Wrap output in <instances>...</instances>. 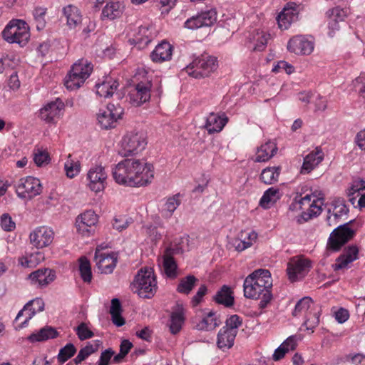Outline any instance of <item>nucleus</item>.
Segmentation results:
<instances>
[{"label": "nucleus", "mask_w": 365, "mask_h": 365, "mask_svg": "<svg viewBox=\"0 0 365 365\" xmlns=\"http://www.w3.org/2000/svg\"><path fill=\"white\" fill-rule=\"evenodd\" d=\"M281 12L285 16H289L294 21L297 19V4L294 3L287 4Z\"/></svg>", "instance_id": "63"}, {"label": "nucleus", "mask_w": 365, "mask_h": 365, "mask_svg": "<svg viewBox=\"0 0 365 365\" xmlns=\"http://www.w3.org/2000/svg\"><path fill=\"white\" fill-rule=\"evenodd\" d=\"M312 305L314 306L312 298L309 297H304L298 301L295 305L293 311V315L297 316L303 312H309V309H312Z\"/></svg>", "instance_id": "50"}, {"label": "nucleus", "mask_w": 365, "mask_h": 365, "mask_svg": "<svg viewBox=\"0 0 365 365\" xmlns=\"http://www.w3.org/2000/svg\"><path fill=\"white\" fill-rule=\"evenodd\" d=\"M114 180L119 185L130 187L146 186L154 178V167L150 163L135 158L119 162L112 170Z\"/></svg>", "instance_id": "1"}, {"label": "nucleus", "mask_w": 365, "mask_h": 365, "mask_svg": "<svg viewBox=\"0 0 365 365\" xmlns=\"http://www.w3.org/2000/svg\"><path fill=\"white\" fill-rule=\"evenodd\" d=\"M64 170L66 176L73 178L78 175L81 170V164L78 160H73L71 155H68V159L64 163Z\"/></svg>", "instance_id": "45"}, {"label": "nucleus", "mask_w": 365, "mask_h": 365, "mask_svg": "<svg viewBox=\"0 0 365 365\" xmlns=\"http://www.w3.org/2000/svg\"><path fill=\"white\" fill-rule=\"evenodd\" d=\"M349 312L344 308H340L335 312V319L340 324L345 322L349 319Z\"/></svg>", "instance_id": "64"}, {"label": "nucleus", "mask_w": 365, "mask_h": 365, "mask_svg": "<svg viewBox=\"0 0 365 365\" xmlns=\"http://www.w3.org/2000/svg\"><path fill=\"white\" fill-rule=\"evenodd\" d=\"M213 301L218 304L230 307L234 304V297L230 287L223 285L213 296Z\"/></svg>", "instance_id": "30"}, {"label": "nucleus", "mask_w": 365, "mask_h": 365, "mask_svg": "<svg viewBox=\"0 0 365 365\" xmlns=\"http://www.w3.org/2000/svg\"><path fill=\"white\" fill-rule=\"evenodd\" d=\"M172 46L167 41H162L150 53V58L153 62L162 63L169 61L172 56Z\"/></svg>", "instance_id": "24"}, {"label": "nucleus", "mask_w": 365, "mask_h": 365, "mask_svg": "<svg viewBox=\"0 0 365 365\" xmlns=\"http://www.w3.org/2000/svg\"><path fill=\"white\" fill-rule=\"evenodd\" d=\"M349 195L353 197L350 199L353 201L356 198L358 199V206L360 208L365 207V185L360 182L354 184L349 190Z\"/></svg>", "instance_id": "41"}, {"label": "nucleus", "mask_w": 365, "mask_h": 365, "mask_svg": "<svg viewBox=\"0 0 365 365\" xmlns=\"http://www.w3.org/2000/svg\"><path fill=\"white\" fill-rule=\"evenodd\" d=\"M242 319L238 315L234 314L227 319L225 325L222 328H227L228 331H232V333L237 334L238 328L242 325Z\"/></svg>", "instance_id": "52"}, {"label": "nucleus", "mask_w": 365, "mask_h": 365, "mask_svg": "<svg viewBox=\"0 0 365 365\" xmlns=\"http://www.w3.org/2000/svg\"><path fill=\"white\" fill-rule=\"evenodd\" d=\"M257 233L255 231H251L246 234L244 239L235 238L230 242L232 247H235L237 252H242L245 250L250 247L257 240Z\"/></svg>", "instance_id": "34"}, {"label": "nucleus", "mask_w": 365, "mask_h": 365, "mask_svg": "<svg viewBox=\"0 0 365 365\" xmlns=\"http://www.w3.org/2000/svg\"><path fill=\"white\" fill-rule=\"evenodd\" d=\"M277 21L278 26L281 29H287L291 24L294 21L292 19V17L289 16H285L282 12H280L277 16Z\"/></svg>", "instance_id": "61"}, {"label": "nucleus", "mask_w": 365, "mask_h": 365, "mask_svg": "<svg viewBox=\"0 0 365 365\" xmlns=\"http://www.w3.org/2000/svg\"><path fill=\"white\" fill-rule=\"evenodd\" d=\"M218 61L216 57L207 53L194 56L192 61L184 68L185 72L195 78L209 76L217 70Z\"/></svg>", "instance_id": "3"}, {"label": "nucleus", "mask_w": 365, "mask_h": 365, "mask_svg": "<svg viewBox=\"0 0 365 365\" xmlns=\"http://www.w3.org/2000/svg\"><path fill=\"white\" fill-rule=\"evenodd\" d=\"M354 223V220L339 225L336 227L328 240L327 247L332 251H338L351 240L355 235V230L351 227V225Z\"/></svg>", "instance_id": "7"}, {"label": "nucleus", "mask_w": 365, "mask_h": 365, "mask_svg": "<svg viewBox=\"0 0 365 365\" xmlns=\"http://www.w3.org/2000/svg\"><path fill=\"white\" fill-rule=\"evenodd\" d=\"M132 290L143 298H150L157 290V282L151 268L140 269L132 283Z\"/></svg>", "instance_id": "4"}, {"label": "nucleus", "mask_w": 365, "mask_h": 365, "mask_svg": "<svg viewBox=\"0 0 365 365\" xmlns=\"http://www.w3.org/2000/svg\"><path fill=\"white\" fill-rule=\"evenodd\" d=\"M3 38L10 43H18L24 46L28 42L30 33L26 23L22 20H12L2 32Z\"/></svg>", "instance_id": "6"}, {"label": "nucleus", "mask_w": 365, "mask_h": 365, "mask_svg": "<svg viewBox=\"0 0 365 365\" xmlns=\"http://www.w3.org/2000/svg\"><path fill=\"white\" fill-rule=\"evenodd\" d=\"M217 21V13L215 10L203 11L195 16L188 19L185 22V27L188 29H197L202 26H210Z\"/></svg>", "instance_id": "17"}, {"label": "nucleus", "mask_w": 365, "mask_h": 365, "mask_svg": "<svg viewBox=\"0 0 365 365\" xmlns=\"http://www.w3.org/2000/svg\"><path fill=\"white\" fill-rule=\"evenodd\" d=\"M122 13V4L118 1H110L103 9L102 17L113 20L119 17Z\"/></svg>", "instance_id": "37"}, {"label": "nucleus", "mask_w": 365, "mask_h": 365, "mask_svg": "<svg viewBox=\"0 0 365 365\" xmlns=\"http://www.w3.org/2000/svg\"><path fill=\"white\" fill-rule=\"evenodd\" d=\"M79 272L84 282L89 283L92 280V272L90 262L86 257L79 259Z\"/></svg>", "instance_id": "44"}, {"label": "nucleus", "mask_w": 365, "mask_h": 365, "mask_svg": "<svg viewBox=\"0 0 365 365\" xmlns=\"http://www.w3.org/2000/svg\"><path fill=\"white\" fill-rule=\"evenodd\" d=\"M107 177V173L103 166L96 165L91 168L87 174L89 188L95 192L102 191L105 188Z\"/></svg>", "instance_id": "16"}, {"label": "nucleus", "mask_w": 365, "mask_h": 365, "mask_svg": "<svg viewBox=\"0 0 365 365\" xmlns=\"http://www.w3.org/2000/svg\"><path fill=\"white\" fill-rule=\"evenodd\" d=\"M355 90L359 94L365 97V73H361L353 82Z\"/></svg>", "instance_id": "59"}, {"label": "nucleus", "mask_w": 365, "mask_h": 365, "mask_svg": "<svg viewBox=\"0 0 365 365\" xmlns=\"http://www.w3.org/2000/svg\"><path fill=\"white\" fill-rule=\"evenodd\" d=\"M15 187L17 195L22 199H31L41 192L40 180L31 176L19 180Z\"/></svg>", "instance_id": "10"}, {"label": "nucleus", "mask_w": 365, "mask_h": 365, "mask_svg": "<svg viewBox=\"0 0 365 365\" xmlns=\"http://www.w3.org/2000/svg\"><path fill=\"white\" fill-rule=\"evenodd\" d=\"M287 49L297 55H309L314 50V42L304 36H295L289 39Z\"/></svg>", "instance_id": "18"}, {"label": "nucleus", "mask_w": 365, "mask_h": 365, "mask_svg": "<svg viewBox=\"0 0 365 365\" xmlns=\"http://www.w3.org/2000/svg\"><path fill=\"white\" fill-rule=\"evenodd\" d=\"M322 200L321 198L313 199L312 204L307 208L306 211L302 212L297 218V222L301 224L319 215L322 210Z\"/></svg>", "instance_id": "32"}, {"label": "nucleus", "mask_w": 365, "mask_h": 365, "mask_svg": "<svg viewBox=\"0 0 365 365\" xmlns=\"http://www.w3.org/2000/svg\"><path fill=\"white\" fill-rule=\"evenodd\" d=\"M64 103L60 98L47 103L39 110L41 120L47 123H54L62 115Z\"/></svg>", "instance_id": "14"}, {"label": "nucleus", "mask_w": 365, "mask_h": 365, "mask_svg": "<svg viewBox=\"0 0 365 365\" xmlns=\"http://www.w3.org/2000/svg\"><path fill=\"white\" fill-rule=\"evenodd\" d=\"M46 9L41 7L36 8L33 11L34 20L36 24V28L38 31L43 29L46 26Z\"/></svg>", "instance_id": "49"}, {"label": "nucleus", "mask_w": 365, "mask_h": 365, "mask_svg": "<svg viewBox=\"0 0 365 365\" xmlns=\"http://www.w3.org/2000/svg\"><path fill=\"white\" fill-rule=\"evenodd\" d=\"M1 227L4 231L11 232L15 229L16 224L9 214L4 213L1 216Z\"/></svg>", "instance_id": "56"}, {"label": "nucleus", "mask_w": 365, "mask_h": 365, "mask_svg": "<svg viewBox=\"0 0 365 365\" xmlns=\"http://www.w3.org/2000/svg\"><path fill=\"white\" fill-rule=\"evenodd\" d=\"M93 66L88 60L80 59L75 63L65 78L64 84L67 89L73 91L79 88L90 76Z\"/></svg>", "instance_id": "5"}, {"label": "nucleus", "mask_w": 365, "mask_h": 365, "mask_svg": "<svg viewBox=\"0 0 365 365\" xmlns=\"http://www.w3.org/2000/svg\"><path fill=\"white\" fill-rule=\"evenodd\" d=\"M228 122V118L225 113H210L206 118L205 128L209 134L220 132Z\"/></svg>", "instance_id": "21"}, {"label": "nucleus", "mask_w": 365, "mask_h": 365, "mask_svg": "<svg viewBox=\"0 0 365 365\" xmlns=\"http://www.w3.org/2000/svg\"><path fill=\"white\" fill-rule=\"evenodd\" d=\"M123 108L119 105L108 104L106 110H100L97 120L102 128L108 129L114 127L116 120L121 118Z\"/></svg>", "instance_id": "12"}, {"label": "nucleus", "mask_w": 365, "mask_h": 365, "mask_svg": "<svg viewBox=\"0 0 365 365\" xmlns=\"http://www.w3.org/2000/svg\"><path fill=\"white\" fill-rule=\"evenodd\" d=\"M197 282V279L195 276L187 275L180 279L176 290L180 294L187 295L195 287Z\"/></svg>", "instance_id": "42"}, {"label": "nucleus", "mask_w": 365, "mask_h": 365, "mask_svg": "<svg viewBox=\"0 0 365 365\" xmlns=\"http://www.w3.org/2000/svg\"><path fill=\"white\" fill-rule=\"evenodd\" d=\"M63 13L66 19L67 26L71 29H76L81 24L82 15L78 7L68 5L63 9Z\"/></svg>", "instance_id": "25"}, {"label": "nucleus", "mask_w": 365, "mask_h": 365, "mask_svg": "<svg viewBox=\"0 0 365 365\" xmlns=\"http://www.w3.org/2000/svg\"><path fill=\"white\" fill-rule=\"evenodd\" d=\"M321 309L318 306H314L310 311L307 313L306 320L304 325L308 330H313L319 323Z\"/></svg>", "instance_id": "43"}, {"label": "nucleus", "mask_w": 365, "mask_h": 365, "mask_svg": "<svg viewBox=\"0 0 365 365\" xmlns=\"http://www.w3.org/2000/svg\"><path fill=\"white\" fill-rule=\"evenodd\" d=\"M324 159L322 150L317 148L314 151L309 153L304 158L301 169V173L306 174L314 170Z\"/></svg>", "instance_id": "23"}, {"label": "nucleus", "mask_w": 365, "mask_h": 365, "mask_svg": "<svg viewBox=\"0 0 365 365\" xmlns=\"http://www.w3.org/2000/svg\"><path fill=\"white\" fill-rule=\"evenodd\" d=\"M221 320L217 312H209L198 323L196 328L200 331H212L221 324Z\"/></svg>", "instance_id": "26"}, {"label": "nucleus", "mask_w": 365, "mask_h": 365, "mask_svg": "<svg viewBox=\"0 0 365 365\" xmlns=\"http://www.w3.org/2000/svg\"><path fill=\"white\" fill-rule=\"evenodd\" d=\"M184 321V309L182 306L178 305L176 309L170 314V331L173 334H178L181 330Z\"/></svg>", "instance_id": "31"}, {"label": "nucleus", "mask_w": 365, "mask_h": 365, "mask_svg": "<svg viewBox=\"0 0 365 365\" xmlns=\"http://www.w3.org/2000/svg\"><path fill=\"white\" fill-rule=\"evenodd\" d=\"M57 336L58 332L55 329L51 327H45L36 333L31 334L28 337V339L31 342L42 341L49 339L56 338Z\"/></svg>", "instance_id": "38"}, {"label": "nucleus", "mask_w": 365, "mask_h": 365, "mask_svg": "<svg viewBox=\"0 0 365 365\" xmlns=\"http://www.w3.org/2000/svg\"><path fill=\"white\" fill-rule=\"evenodd\" d=\"M311 268V262L302 257H295L287 264V272L291 282H296L304 278Z\"/></svg>", "instance_id": "11"}, {"label": "nucleus", "mask_w": 365, "mask_h": 365, "mask_svg": "<svg viewBox=\"0 0 365 365\" xmlns=\"http://www.w3.org/2000/svg\"><path fill=\"white\" fill-rule=\"evenodd\" d=\"M272 279L267 269H259L249 274L244 281V295L249 299H261L259 307L264 309L270 302Z\"/></svg>", "instance_id": "2"}, {"label": "nucleus", "mask_w": 365, "mask_h": 365, "mask_svg": "<svg viewBox=\"0 0 365 365\" xmlns=\"http://www.w3.org/2000/svg\"><path fill=\"white\" fill-rule=\"evenodd\" d=\"M29 278L33 284L46 287L55 279L56 274L52 269H39L31 273Z\"/></svg>", "instance_id": "22"}, {"label": "nucleus", "mask_w": 365, "mask_h": 365, "mask_svg": "<svg viewBox=\"0 0 365 365\" xmlns=\"http://www.w3.org/2000/svg\"><path fill=\"white\" fill-rule=\"evenodd\" d=\"M50 158L47 151L39 148L34 151V161L37 166H43L49 163Z\"/></svg>", "instance_id": "53"}, {"label": "nucleus", "mask_w": 365, "mask_h": 365, "mask_svg": "<svg viewBox=\"0 0 365 365\" xmlns=\"http://www.w3.org/2000/svg\"><path fill=\"white\" fill-rule=\"evenodd\" d=\"M118 83L111 77H106L100 83L96 85L97 95L104 97H111L118 87Z\"/></svg>", "instance_id": "28"}, {"label": "nucleus", "mask_w": 365, "mask_h": 365, "mask_svg": "<svg viewBox=\"0 0 365 365\" xmlns=\"http://www.w3.org/2000/svg\"><path fill=\"white\" fill-rule=\"evenodd\" d=\"M277 150L276 144L272 141H268L258 148L255 161L266 162L275 155Z\"/></svg>", "instance_id": "33"}, {"label": "nucleus", "mask_w": 365, "mask_h": 365, "mask_svg": "<svg viewBox=\"0 0 365 365\" xmlns=\"http://www.w3.org/2000/svg\"><path fill=\"white\" fill-rule=\"evenodd\" d=\"M232 331H228V329L221 328L217 336V346L222 351L231 349L235 342L237 334L232 332Z\"/></svg>", "instance_id": "27"}, {"label": "nucleus", "mask_w": 365, "mask_h": 365, "mask_svg": "<svg viewBox=\"0 0 365 365\" xmlns=\"http://www.w3.org/2000/svg\"><path fill=\"white\" fill-rule=\"evenodd\" d=\"M328 18H331L334 21H337L339 22L343 21L346 13V11L340 9L339 7L334 8L327 13Z\"/></svg>", "instance_id": "58"}, {"label": "nucleus", "mask_w": 365, "mask_h": 365, "mask_svg": "<svg viewBox=\"0 0 365 365\" xmlns=\"http://www.w3.org/2000/svg\"><path fill=\"white\" fill-rule=\"evenodd\" d=\"M76 334L81 341L90 339L93 336V333L88 328L85 323H81L76 328Z\"/></svg>", "instance_id": "57"}, {"label": "nucleus", "mask_w": 365, "mask_h": 365, "mask_svg": "<svg viewBox=\"0 0 365 365\" xmlns=\"http://www.w3.org/2000/svg\"><path fill=\"white\" fill-rule=\"evenodd\" d=\"M182 252L181 247H168L163 255V267L165 274L170 278H175L178 276L177 264L173 259V255Z\"/></svg>", "instance_id": "20"}, {"label": "nucleus", "mask_w": 365, "mask_h": 365, "mask_svg": "<svg viewBox=\"0 0 365 365\" xmlns=\"http://www.w3.org/2000/svg\"><path fill=\"white\" fill-rule=\"evenodd\" d=\"M30 307H36L37 312H40L44 309V302L43 299L41 298H36L33 300L29 301L25 304L24 308L21 311H19L15 320H19V319L23 315L24 312H25V311H27V309H30Z\"/></svg>", "instance_id": "51"}, {"label": "nucleus", "mask_w": 365, "mask_h": 365, "mask_svg": "<svg viewBox=\"0 0 365 365\" xmlns=\"http://www.w3.org/2000/svg\"><path fill=\"white\" fill-rule=\"evenodd\" d=\"M131 223V219L126 217L120 216L113 220V227L116 230L121 232L126 229Z\"/></svg>", "instance_id": "55"}, {"label": "nucleus", "mask_w": 365, "mask_h": 365, "mask_svg": "<svg viewBox=\"0 0 365 365\" xmlns=\"http://www.w3.org/2000/svg\"><path fill=\"white\" fill-rule=\"evenodd\" d=\"M54 237L53 231L47 226L35 228L29 235L30 243L37 249H42L50 245Z\"/></svg>", "instance_id": "13"}, {"label": "nucleus", "mask_w": 365, "mask_h": 365, "mask_svg": "<svg viewBox=\"0 0 365 365\" xmlns=\"http://www.w3.org/2000/svg\"><path fill=\"white\" fill-rule=\"evenodd\" d=\"M95 262L102 273H111L116 266L117 255L114 252H103L98 247L95 253Z\"/></svg>", "instance_id": "19"}, {"label": "nucleus", "mask_w": 365, "mask_h": 365, "mask_svg": "<svg viewBox=\"0 0 365 365\" xmlns=\"http://www.w3.org/2000/svg\"><path fill=\"white\" fill-rule=\"evenodd\" d=\"M207 287L204 284L199 287L197 293L192 297L191 300V303L193 307L197 306L202 302L203 297L207 293Z\"/></svg>", "instance_id": "62"}, {"label": "nucleus", "mask_w": 365, "mask_h": 365, "mask_svg": "<svg viewBox=\"0 0 365 365\" xmlns=\"http://www.w3.org/2000/svg\"><path fill=\"white\" fill-rule=\"evenodd\" d=\"M349 212V209L346 205L342 202H339L334 205L331 215V210L329 209V215L327 217V223L329 226H332L336 223L338 219L341 218L344 215H346Z\"/></svg>", "instance_id": "40"}, {"label": "nucleus", "mask_w": 365, "mask_h": 365, "mask_svg": "<svg viewBox=\"0 0 365 365\" xmlns=\"http://www.w3.org/2000/svg\"><path fill=\"white\" fill-rule=\"evenodd\" d=\"M151 81L148 79L139 82L134 81L133 86L130 87L128 92L130 103L139 106L148 102L151 96Z\"/></svg>", "instance_id": "9"}, {"label": "nucleus", "mask_w": 365, "mask_h": 365, "mask_svg": "<svg viewBox=\"0 0 365 365\" xmlns=\"http://www.w3.org/2000/svg\"><path fill=\"white\" fill-rule=\"evenodd\" d=\"M115 354V351L108 348L101 352L99 360L97 363L98 365H109L111 358Z\"/></svg>", "instance_id": "60"}, {"label": "nucleus", "mask_w": 365, "mask_h": 365, "mask_svg": "<svg viewBox=\"0 0 365 365\" xmlns=\"http://www.w3.org/2000/svg\"><path fill=\"white\" fill-rule=\"evenodd\" d=\"M155 34L153 32V28L147 26H141L138 28V31L135 36V41L140 46H147L155 38Z\"/></svg>", "instance_id": "36"}, {"label": "nucleus", "mask_w": 365, "mask_h": 365, "mask_svg": "<svg viewBox=\"0 0 365 365\" xmlns=\"http://www.w3.org/2000/svg\"><path fill=\"white\" fill-rule=\"evenodd\" d=\"M76 351L75 346L72 343H68L59 350L57 359L60 363L63 364L74 356Z\"/></svg>", "instance_id": "48"}, {"label": "nucleus", "mask_w": 365, "mask_h": 365, "mask_svg": "<svg viewBox=\"0 0 365 365\" xmlns=\"http://www.w3.org/2000/svg\"><path fill=\"white\" fill-rule=\"evenodd\" d=\"M281 197L279 190L276 187H269L263 194L259 200V205L264 208H269Z\"/></svg>", "instance_id": "35"}, {"label": "nucleus", "mask_w": 365, "mask_h": 365, "mask_svg": "<svg viewBox=\"0 0 365 365\" xmlns=\"http://www.w3.org/2000/svg\"><path fill=\"white\" fill-rule=\"evenodd\" d=\"M269 37L270 35L266 32L257 31L253 36V41L255 42L253 49L258 51H263L267 44Z\"/></svg>", "instance_id": "47"}, {"label": "nucleus", "mask_w": 365, "mask_h": 365, "mask_svg": "<svg viewBox=\"0 0 365 365\" xmlns=\"http://www.w3.org/2000/svg\"><path fill=\"white\" fill-rule=\"evenodd\" d=\"M179 205L180 200L178 199V195H174L173 197L168 198L162 208V216L165 218L171 217Z\"/></svg>", "instance_id": "46"}, {"label": "nucleus", "mask_w": 365, "mask_h": 365, "mask_svg": "<svg viewBox=\"0 0 365 365\" xmlns=\"http://www.w3.org/2000/svg\"><path fill=\"white\" fill-rule=\"evenodd\" d=\"M147 145L145 137L138 133H127L123 138L119 154L123 157L136 155L143 150Z\"/></svg>", "instance_id": "8"}, {"label": "nucleus", "mask_w": 365, "mask_h": 365, "mask_svg": "<svg viewBox=\"0 0 365 365\" xmlns=\"http://www.w3.org/2000/svg\"><path fill=\"white\" fill-rule=\"evenodd\" d=\"M97 222L98 215L92 210H87L76 218L77 231L83 236H89L95 232Z\"/></svg>", "instance_id": "15"}, {"label": "nucleus", "mask_w": 365, "mask_h": 365, "mask_svg": "<svg viewBox=\"0 0 365 365\" xmlns=\"http://www.w3.org/2000/svg\"><path fill=\"white\" fill-rule=\"evenodd\" d=\"M358 252L359 250L356 247H349L344 250V253L337 258L336 262L334 265V269L339 270L346 267L349 263L356 259Z\"/></svg>", "instance_id": "29"}, {"label": "nucleus", "mask_w": 365, "mask_h": 365, "mask_svg": "<svg viewBox=\"0 0 365 365\" xmlns=\"http://www.w3.org/2000/svg\"><path fill=\"white\" fill-rule=\"evenodd\" d=\"M281 167H267L262 170L260 180L266 185H272L278 181Z\"/></svg>", "instance_id": "39"}, {"label": "nucleus", "mask_w": 365, "mask_h": 365, "mask_svg": "<svg viewBox=\"0 0 365 365\" xmlns=\"http://www.w3.org/2000/svg\"><path fill=\"white\" fill-rule=\"evenodd\" d=\"M302 339L301 335H292L289 336L283 343L281 344L284 349L289 352L294 351L298 344V342Z\"/></svg>", "instance_id": "54"}]
</instances>
